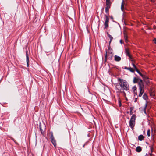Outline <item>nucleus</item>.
<instances>
[{
	"instance_id": "f257e3e1",
	"label": "nucleus",
	"mask_w": 156,
	"mask_h": 156,
	"mask_svg": "<svg viewBox=\"0 0 156 156\" xmlns=\"http://www.w3.org/2000/svg\"><path fill=\"white\" fill-rule=\"evenodd\" d=\"M119 83L115 85V89L117 90V92L120 93H123L124 95H126L125 93L123 90L127 91L129 90V85L127 81L123 79H121L120 78L118 79Z\"/></svg>"
},
{
	"instance_id": "f03ea898",
	"label": "nucleus",
	"mask_w": 156,
	"mask_h": 156,
	"mask_svg": "<svg viewBox=\"0 0 156 156\" xmlns=\"http://www.w3.org/2000/svg\"><path fill=\"white\" fill-rule=\"evenodd\" d=\"M136 116L133 115L131 118L129 122V126L131 128H133L135 124Z\"/></svg>"
},
{
	"instance_id": "7ed1b4c3",
	"label": "nucleus",
	"mask_w": 156,
	"mask_h": 156,
	"mask_svg": "<svg viewBox=\"0 0 156 156\" xmlns=\"http://www.w3.org/2000/svg\"><path fill=\"white\" fill-rule=\"evenodd\" d=\"M50 134L51 135L50 139H51V141L54 147H55L57 144L56 140H55L54 136L53 135V133L52 132H51L50 133Z\"/></svg>"
},
{
	"instance_id": "20e7f679",
	"label": "nucleus",
	"mask_w": 156,
	"mask_h": 156,
	"mask_svg": "<svg viewBox=\"0 0 156 156\" xmlns=\"http://www.w3.org/2000/svg\"><path fill=\"white\" fill-rule=\"evenodd\" d=\"M105 20L104 23V25L105 26V28L107 29L108 26V22H109V19L108 16L106 15H105Z\"/></svg>"
},
{
	"instance_id": "39448f33",
	"label": "nucleus",
	"mask_w": 156,
	"mask_h": 156,
	"mask_svg": "<svg viewBox=\"0 0 156 156\" xmlns=\"http://www.w3.org/2000/svg\"><path fill=\"white\" fill-rule=\"evenodd\" d=\"M39 128L41 134H43V132L45 129V126L43 124L42 125L41 123H40L39 126Z\"/></svg>"
},
{
	"instance_id": "423d86ee",
	"label": "nucleus",
	"mask_w": 156,
	"mask_h": 156,
	"mask_svg": "<svg viewBox=\"0 0 156 156\" xmlns=\"http://www.w3.org/2000/svg\"><path fill=\"white\" fill-rule=\"evenodd\" d=\"M138 83L139 86V89H144V83L141 79L140 80Z\"/></svg>"
},
{
	"instance_id": "0eeeda50",
	"label": "nucleus",
	"mask_w": 156,
	"mask_h": 156,
	"mask_svg": "<svg viewBox=\"0 0 156 156\" xmlns=\"http://www.w3.org/2000/svg\"><path fill=\"white\" fill-rule=\"evenodd\" d=\"M126 6V5L125 3L124 0H123L121 3V9L122 11H124Z\"/></svg>"
},
{
	"instance_id": "6e6552de",
	"label": "nucleus",
	"mask_w": 156,
	"mask_h": 156,
	"mask_svg": "<svg viewBox=\"0 0 156 156\" xmlns=\"http://www.w3.org/2000/svg\"><path fill=\"white\" fill-rule=\"evenodd\" d=\"M26 62L27 63V67H29V57L28 55V52L26 51Z\"/></svg>"
},
{
	"instance_id": "1a4fd4ad",
	"label": "nucleus",
	"mask_w": 156,
	"mask_h": 156,
	"mask_svg": "<svg viewBox=\"0 0 156 156\" xmlns=\"http://www.w3.org/2000/svg\"><path fill=\"white\" fill-rule=\"evenodd\" d=\"M115 60L117 62H119L121 60V58L117 55H115L114 56Z\"/></svg>"
},
{
	"instance_id": "9d476101",
	"label": "nucleus",
	"mask_w": 156,
	"mask_h": 156,
	"mask_svg": "<svg viewBox=\"0 0 156 156\" xmlns=\"http://www.w3.org/2000/svg\"><path fill=\"white\" fill-rule=\"evenodd\" d=\"M125 53H126V55L127 56H128L129 57L130 59H132V58H131V56L129 54V50L128 49H126H126Z\"/></svg>"
},
{
	"instance_id": "9b49d317",
	"label": "nucleus",
	"mask_w": 156,
	"mask_h": 156,
	"mask_svg": "<svg viewBox=\"0 0 156 156\" xmlns=\"http://www.w3.org/2000/svg\"><path fill=\"white\" fill-rule=\"evenodd\" d=\"M112 52L113 50L112 49L108 50L109 55H110L111 58H112L113 56Z\"/></svg>"
},
{
	"instance_id": "f8f14e48",
	"label": "nucleus",
	"mask_w": 156,
	"mask_h": 156,
	"mask_svg": "<svg viewBox=\"0 0 156 156\" xmlns=\"http://www.w3.org/2000/svg\"><path fill=\"white\" fill-rule=\"evenodd\" d=\"M139 90H140V92L139 94V96L141 97L142 95L144 93V89H139Z\"/></svg>"
},
{
	"instance_id": "ddd939ff",
	"label": "nucleus",
	"mask_w": 156,
	"mask_h": 156,
	"mask_svg": "<svg viewBox=\"0 0 156 156\" xmlns=\"http://www.w3.org/2000/svg\"><path fill=\"white\" fill-rule=\"evenodd\" d=\"M107 35H108L109 37L110 38V41L109 42V44H110V43L112 41V40L113 39V37L110 35V34H109L108 32H107Z\"/></svg>"
},
{
	"instance_id": "4468645a",
	"label": "nucleus",
	"mask_w": 156,
	"mask_h": 156,
	"mask_svg": "<svg viewBox=\"0 0 156 156\" xmlns=\"http://www.w3.org/2000/svg\"><path fill=\"white\" fill-rule=\"evenodd\" d=\"M110 5H106V7L105 8V11L106 13L108 14V12L109 9L110 8Z\"/></svg>"
},
{
	"instance_id": "2eb2a0df",
	"label": "nucleus",
	"mask_w": 156,
	"mask_h": 156,
	"mask_svg": "<svg viewBox=\"0 0 156 156\" xmlns=\"http://www.w3.org/2000/svg\"><path fill=\"white\" fill-rule=\"evenodd\" d=\"M125 69L129 70L132 72H134V70L131 67L128 68L126 67H125Z\"/></svg>"
},
{
	"instance_id": "dca6fc26",
	"label": "nucleus",
	"mask_w": 156,
	"mask_h": 156,
	"mask_svg": "<svg viewBox=\"0 0 156 156\" xmlns=\"http://www.w3.org/2000/svg\"><path fill=\"white\" fill-rule=\"evenodd\" d=\"M140 79L139 78H137L136 77H134L133 78V82L134 83H138L140 81Z\"/></svg>"
},
{
	"instance_id": "f3484780",
	"label": "nucleus",
	"mask_w": 156,
	"mask_h": 156,
	"mask_svg": "<svg viewBox=\"0 0 156 156\" xmlns=\"http://www.w3.org/2000/svg\"><path fill=\"white\" fill-rule=\"evenodd\" d=\"M142 149L140 146L137 147L136 148V151L138 152H140L141 151Z\"/></svg>"
},
{
	"instance_id": "a211bd4d",
	"label": "nucleus",
	"mask_w": 156,
	"mask_h": 156,
	"mask_svg": "<svg viewBox=\"0 0 156 156\" xmlns=\"http://www.w3.org/2000/svg\"><path fill=\"white\" fill-rule=\"evenodd\" d=\"M138 139L139 140L141 141L144 139V136L142 135H140L138 136Z\"/></svg>"
},
{
	"instance_id": "6ab92c4d",
	"label": "nucleus",
	"mask_w": 156,
	"mask_h": 156,
	"mask_svg": "<svg viewBox=\"0 0 156 156\" xmlns=\"http://www.w3.org/2000/svg\"><path fill=\"white\" fill-rule=\"evenodd\" d=\"M127 37H128L127 34H126L124 33V38L126 42H127L128 41Z\"/></svg>"
},
{
	"instance_id": "aec40b11",
	"label": "nucleus",
	"mask_w": 156,
	"mask_h": 156,
	"mask_svg": "<svg viewBox=\"0 0 156 156\" xmlns=\"http://www.w3.org/2000/svg\"><path fill=\"white\" fill-rule=\"evenodd\" d=\"M133 89V92L134 93L136 94H137L136 93V88L135 87H134Z\"/></svg>"
},
{
	"instance_id": "412c9836",
	"label": "nucleus",
	"mask_w": 156,
	"mask_h": 156,
	"mask_svg": "<svg viewBox=\"0 0 156 156\" xmlns=\"http://www.w3.org/2000/svg\"><path fill=\"white\" fill-rule=\"evenodd\" d=\"M106 0V5H110L111 3L110 2V0Z\"/></svg>"
},
{
	"instance_id": "4be33fe9",
	"label": "nucleus",
	"mask_w": 156,
	"mask_h": 156,
	"mask_svg": "<svg viewBox=\"0 0 156 156\" xmlns=\"http://www.w3.org/2000/svg\"><path fill=\"white\" fill-rule=\"evenodd\" d=\"M136 71L139 74V75L142 77H143V75L137 69L136 70Z\"/></svg>"
},
{
	"instance_id": "5701e85b",
	"label": "nucleus",
	"mask_w": 156,
	"mask_h": 156,
	"mask_svg": "<svg viewBox=\"0 0 156 156\" xmlns=\"http://www.w3.org/2000/svg\"><path fill=\"white\" fill-rule=\"evenodd\" d=\"M143 98L145 100L147 98V95L146 94H144L143 95Z\"/></svg>"
},
{
	"instance_id": "b1692460",
	"label": "nucleus",
	"mask_w": 156,
	"mask_h": 156,
	"mask_svg": "<svg viewBox=\"0 0 156 156\" xmlns=\"http://www.w3.org/2000/svg\"><path fill=\"white\" fill-rule=\"evenodd\" d=\"M147 135L148 136H149L150 135V129H148L147 131Z\"/></svg>"
},
{
	"instance_id": "393cba45",
	"label": "nucleus",
	"mask_w": 156,
	"mask_h": 156,
	"mask_svg": "<svg viewBox=\"0 0 156 156\" xmlns=\"http://www.w3.org/2000/svg\"><path fill=\"white\" fill-rule=\"evenodd\" d=\"M150 149H151V153H152L153 151V146L152 145V146H150Z\"/></svg>"
},
{
	"instance_id": "a878e982",
	"label": "nucleus",
	"mask_w": 156,
	"mask_h": 156,
	"mask_svg": "<svg viewBox=\"0 0 156 156\" xmlns=\"http://www.w3.org/2000/svg\"><path fill=\"white\" fill-rule=\"evenodd\" d=\"M132 64L133 67L135 69V70H137V69L136 66H135V65L133 63H132Z\"/></svg>"
},
{
	"instance_id": "bb28decb",
	"label": "nucleus",
	"mask_w": 156,
	"mask_h": 156,
	"mask_svg": "<svg viewBox=\"0 0 156 156\" xmlns=\"http://www.w3.org/2000/svg\"><path fill=\"white\" fill-rule=\"evenodd\" d=\"M147 106V104H146L145 105V106L144 108V112L145 113H146V109Z\"/></svg>"
},
{
	"instance_id": "cd10ccee",
	"label": "nucleus",
	"mask_w": 156,
	"mask_h": 156,
	"mask_svg": "<svg viewBox=\"0 0 156 156\" xmlns=\"http://www.w3.org/2000/svg\"><path fill=\"white\" fill-rule=\"evenodd\" d=\"M134 109V107H131L130 108V112H132V111Z\"/></svg>"
},
{
	"instance_id": "c85d7f7f",
	"label": "nucleus",
	"mask_w": 156,
	"mask_h": 156,
	"mask_svg": "<svg viewBox=\"0 0 156 156\" xmlns=\"http://www.w3.org/2000/svg\"><path fill=\"white\" fill-rule=\"evenodd\" d=\"M119 106L120 107L121 106V105H122V104H121V101L120 100L119 101Z\"/></svg>"
},
{
	"instance_id": "c756f323",
	"label": "nucleus",
	"mask_w": 156,
	"mask_h": 156,
	"mask_svg": "<svg viewBox=\"0 0 156 156\" xmlns=\"http://www.w3.org/2000/svg\"><path fill=\"white\" fill-rule=\"evenodd\" d=\"M107 56V51H106L105 54V57L106 58Z\"/></svg>"
},
{
	"instance_id": "7c9ffc66",
	"label": "nucleus",
	"mask_w": 156,
	"mask_h": 156,
	"mask_svg": "<svg viewBox=\"0 0 156 156\" xmlns=\"http://www.w3.org/2000/svg\"><path fill=\"white\" fill-rule=\"evenodd\" d=\"M153 41L154 42V43L156 44V38H154V40H153Z\"/></svg>"
},
{
	"instance_id": "2f4dec72",
	"label": "nucleus",
	"mask_w": 156,
	"mask_h": 156,
	"mask_svg": "<svg viewBox=\"0 0 156 156\" xmlns=\"http://www.w3.org/2000/svg\"><path fill=\"white\" fill-rule=\"evenodd\" d=\"M110 44H109V46H108V50H109L111 49H112V48H110Z\"/></svg>"
},
{
	"instance_id": "473e14b6",
	"label": "nucleus",
	"mask_w": 156,
	"mask_h": 156,
	"mask_svg": "<svg viewBox=\"0 0 156 156\" xmlns=\"http://www.w3.org/2000/svg\"><path fill=\"white\" fill-rule=\"evenodd\" d=\"M120 42L121 44H122L123 43L122 40H120Z\"/></svg>"
},
{
	"instance_id": "72a5a7b5",
	"label": "nucleus",
	"mask_w": 156,
	"mask_h": 156,
	"mask_svg": "<svg viewBox=\"0 0 156 156\" xmlns=\"http://www.w3.org/2000/svg\"><path fill=\"white\" fill-rule=\"evenodd\" d=\"M130 112V115H132L133 114L132 112Z\"/></svg>"
},
{
	"instance_id": "f704fd0d",
	"label": "nucleus",
	"mask_w": 156,
	"mask_h": 156,
	"mask_svg": "<svg viewBox=\"0 0 156 156\" xmlns=\"http://www.w3.org/2000/svg\"><path fill=\"white\" fill-rule=\"evenodd\" d=\"M150 155L151 156L152 155V153H150Z\"/></svg>"
},
{
	"instance_id": "c9c22d12",
	"label": "nucleus",
	"mask_w": 156,
	"mask_h": 156,
	"mask_svg": "<svg viewBox=\"0 0 156 156\" xmlns=\"http://www.w3.org/2000/svg\"><path fill=\"white\" fill-rule=\"evenodd\" d=\"M136 100H135V102H136Z\"/></svg>"
},
{
	"instance_id": "e433bc0d",
	"label": "nucleus",
	"mask_w": 156,
	"mask_h": 156,
	"mask_svg": "<svg viewBox=\"0 0 156 156\" xmlns=\"http://www.w3.org/2000/svg\"><path fill=\"white\" fill-rule=\"evenodd\" d=\"M153 0H151V1H152Z\"/></svg>"
}]
</instances>
